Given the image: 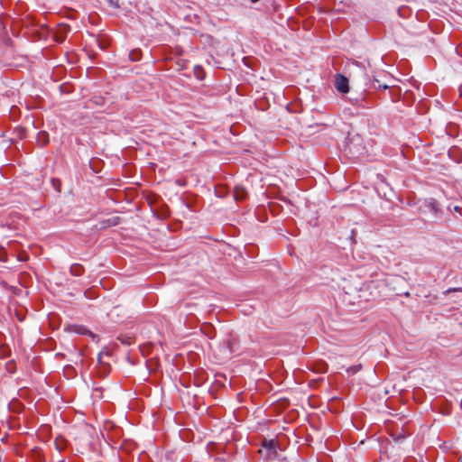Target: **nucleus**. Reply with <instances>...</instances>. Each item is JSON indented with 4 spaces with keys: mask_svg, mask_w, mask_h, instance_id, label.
Listing matches in <instances>:
<instances>
[{
    "mask_svg": "<svg viewBox=\"0 0 462 462\" xmlns=\"http://www.w3.org/2000/svg\"><path fill=\"white\" fill-rule=\"evenodd\" d=\"M361 143L362 140L358 135L351 137L346 144V152L352 157H358L364 149Z\"/></svg>",
    "mask_w": 462,
    "mask_h": 462,
    "instance_id": "f257e3e1",
    "label": "nucleus"
},
{
    "mask_svg": "<svg viewBox=\"0 0 462 462\" xmlns=\"http://www.w3.org/2000/svg\"><path fill=\"white\" fill-rule=\"evenodd\" d=\"M276 442L273 439L264 440L260 452L266 459L273 460L277 457Z\"/></svg>",
    "mask_w": 462,
    "mask_h": 462,
    "instance_id": "f03ea898",
    "label": "nucleus"
},
{
    "mask_svg": "<svg viewBox=\"0 0 462 462\" xmlns=\"http://www.w3.org/2000/svg\"><path fill=\"white\" fill-rule=\"evenodd\" d=\"M335 87L337 91L346 93L349 90L348 79L342 74H337Z\"/></svg>",
    "mask_w": 462,
    "mask_h": 462,
    "instance_id": "7ed1b4c3",
    "label": "nucleus"
},
{
    "mask_svg": "<svg viewBox=\"0 0 462 462\" xmlns=\"http://www.w3.org/2000/svg\"><path fill=\"white\" fill-rule=\"evenodd\" d=\"M425 208L429 210V212L432 213L434 218L439 217L441 213L439 204L434 199H430L429 201H427Z\"/></svg>",
    "mask_w": 462,
    "mask_h": 462,
    "instance_id": "20e7f679",
    "label": "nucleus"
},
{
    "mask_svg": "<svg viewBox=\"0 0 462 462\" xmlns=\"http://www.w3.org/2000/svg\"><path fill=\"white\" fill-rule=\"evenodd\" d=\"M37 143L41 146H44L49 143V134L46 132H40L37 134Z\"/></svg>",
    "mask_w": 462,
    "mask_h": 462,
    "instance_id": "39448f33",
    "label": "nucleus"
},
{
    "mask_svg": "<svg viewBox=\"0 0 462 462\" xmlns=\"http://www.w3.org/2000/svg\"><path fill=\"white\" fill-rule=\"evenodd\" d=\"M371 88H373L374 89L385 90L389 88V86L386 83L382 82L379 79L374 78L371 84Z\"/></svg>",
    "mask_w": 462,
    "mask_h": 462,
    "instance_id": "423d86ee",
    "label": "nucleus"
},
{
    "mask_svg": "<svg viewBox=\"0 0 462 462\" xmlns=\"http://www.w3.org/2000/svg\"><path fill=\"white\" fill-rule=\"evenodd\" d=\"M83 267L80 264H73L70 267V273L73 276H80L83 273Z\"/></svg>",
    "mask_w": 462,
    "mask_h": 462,
    "instance_id": "0eeeda50",
    "label": "nucleus"
},
{
    "mask_svg": "<svg viewBox=\"0 0 462 462\" xmlns=\"http://www.w3.org/2000/svg\"><path fill=\"white\" fill-rule=\"evenodd\" d=\"M118 339L121 341L122 344L125 346H130L134 343V338L128 336L118 337Z\"/></svg>",
    "mask_w": 462,
    "mask_h": 462,
    "instance_id": "6e6552de",
    "label": "nucleus"
},
{
    "mask_svg": "<svg viewBox=\"0 0 462 462\" xmlns=\"http://www.w3.org/2000/svg\"><path fill=\"white\" fill-rule=\"evenodd\" d=\"M361 369H362V365L359 364V365H352V366L348 367L346 369V372L348 374H355L358 373Z\"/></svg>",
    "mask_w": 462,
    "mask_h": 462,
    "instance_id": "1a4fd4ad",
    "label": "nucleus"
},
{
    "mask_svg": "<svg viewBox=\"0 0 462 462\" xmlns=\"http://www.w3.org/2000/svg\"><path fill=\"white\" fill-rule=\"evenodd\" d=\"M448 209H449L450 211L459 212V213L462 215V213H461V208H460L458 206H454V207H453V208H448Z\"/></svg>",
    "mask_w": 462,
    "mask_h": 462,
    "instance_id": "9d476101",
    "label": "nucleus"
},
{
    "mask_svg": "<svg viewBox=\"0 0 462 462\" xmlns=\"http://www.w3.org/2000/svg\"><path fill=\"white\" fill-rule=\"evenodd\" d=\"M62 28H63L64 30H66V31L69 29V27L68 25H65V26H63Z\"/></svg>",
    "mask_w": 462,
    "mask_h": 462,
    "instance_id": "9b49d317",
    "label": "nucleus"
},
{
    "mask_svg": "<svg viewBox=\"0 0 462 462\" xmlns=\"http://www.w3.org/2000/svg\"><path fill=\"white\" fill-rule=\"evenodd\" d=\"M235 199H239L240 198L238 197L237 193L235 194Z\"/></svg>",
    "mask_w": 462,
    "mask_h": 462,
    "instance_id": "f8f14e48",
    "label": "nucleus"
},
{
    "mask_svg": "<svg viewBox=\"0 0 462 462\" xmlns=\"http://www.w3.org/2000/svg\"><path fill=\"white\" fill-rule=\"evenodd\" d=\"M259 0H251L252 3H256L258 2Z\"/></svg>",
    "mask_w": 462,
    "mask_h": 462,
    "instance_id": "ddd939ff",
    "label": "nucleus"
}]
</instances>
